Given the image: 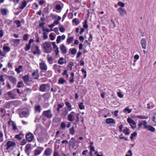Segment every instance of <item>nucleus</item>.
Returning <instances> with one entry per match:
<instances>
[{
    "label": "nucleus",
    "instance_id": "a18cd8bd",
    "mask_svg": "<svg viewBox=\"0 0 156 156\" xmlns=\"http://www.w3.org/2000/svg\"><path fill=\"white\" fill-rule=\"evenodd\" d=\"M40 108V106L39 105H38L35 107V110L37 112H41Z\"/></svg>",
    "mask_w": 156,
    "mask_h": 156
},
{
    "label": "nucleus",
    "instance_id": "72a5a7b5",
    "mask_svg": "<svg viewBox=\"0 0 156 156\" xmlns=\"http://www.w3.org/2000/svg\"><path fill=\"white\" fill-rule=\"evenodd\" d=\"M23 79L25 83L27 82L29 80V76L27 75L23 76Z\"/></svg>",
    "mask_w": 156,
    "mask_h": 156
},
{
    "label": "nucleus",
    "instance_id": "bb28decb",
    "mask_svg": "<svg viewBox=\"0 0 156 156\" xmlns=\"http://www.w3.org/2000/svg\"><path fill=\"white\" fill-rule=\"evenodd\" d=\"M27 3L25 1H23L20 4L19 8L22 9H23L26 6Z\"/></svg>",
    "mask_w": 156,
    "mask_h": 156
},
{
    "label": "nucleus",
    "instance_id": "c85d7f7f",
    "mask_svg": "<svg viewBox=\"0 0 156 156\" xmlns=\"http://www.w3.org/2000/svg\"><path fill=\"white\" fill-rule=\"evenodd\" d=\"M73 39L74 37H69L67 39V43H68V44H69L73 41Z\"/></svg>",
    "mask_w": 156,
    "mask_h": 156
},
{
    "label": "nucleus",
    "instance_id": "c03bdc74",
    "mask_svg": "<svg viewBox=\"0 0 156 156\" xmlns=\"http://www.w3.org/2000/svg\"><path fill=\"white\" fill-rule=\"evenodd\" d=\"M83 104V102H81L79 105L78 106L80 109L81 110L84 109L85 107Z\"/></svg>",
    "mask_w": 156,
    "mask_h": 156
},
{
    "label": "nucleus",
    "instance_id": "4c0bfd02",
    "mask_svg": "<svg viewBox=\"0 0 156 156\" xmlns=\"http://www.w3.org/2000/svg\"><path fill=\"white\" fill-rule=\"evenodd\" d=\"M69 51L71 52V54L72 55L76 54L77 52L75 48L70 49Z\"/></svg>",
    "mask_w": 156,
    "mask_h": 156
},
{
    "label": "nucleus",
    "instance_id": "052dcab7",
    "mask_svg": "<svg viewBox=\"0 0 156 156\" xmlns=\"http://www.w3.org/2000/svg\"><path fill=\"white\" fill-rule=\"evenodd\" d=\"M27 143V141L25 139H23L21 141L20 144L21 145H24Z\"/></svg>",
    "mask_w": 156,
    "mask_h": 156
},
{
    "label": "nucleus",
    "instance_id": "774afa93",
    "mask_svg": "<svg viewBox=\"0 0 156 156\" xmlns=\"http://www.w3.org/2000/svg\"><path fill=\"white\" fill-rule=\"evenodd\" d=\"M43 38L44 39H46L48 38V36L47 34L45 32H44L43 33Z\"/></svg>",
    "mask_w": 156,
    "mask_h": 156
},
{
    "label": "nucleus",
    "instance_id": "69168bd1",
    "mask_svg": "<svg viewBox=\"0 0 156 156\" xmlns=\"http://www.w3.org/2000/svg\"><path fill=\"white\" fill-rule=\"evenodd\" d=\"M117 95L118 97L120 98H122L123 97V95L121 93L119 92H117Z\"/></svg>",
    "mask_w": 156,
    "mask_h": 156
},
{
    "label": "nucleus",
    "instance_id": "c9c22d12",
    "mask_svg": "<svg viewBox=\"0 0 156 156\" xmlns=\"http://www.w3.org/2000/svg\"><path fill=\"white\" fill-rule=\"evenodd\" d=\"M73 65V63H70L67 66V69L69 71L71 70L72 69V67Z\"/></svg>",
    "mask_w": 156,
    "mask_h": 156
},
{
    "label": "nucleus",
    "instance_id": "473e14b6",
    "mask_svg": "<svg viewBox=\"0 0 156 156\" xmlns=\"http://www.w3.org/2000/svg\"><path fill=\"white\" fill-rule=\"evenodd\" d=\"M65 104L69 109V111L72 110V106L68 102H65Z\"/></svg>",
    "mask_w": 156,
    "mask_h": 156
},
{
    "label": "nucleus",
    "instance_id": "37998d69",
    "mask_svg": "<svg viewBox=\"0 0 156 156\" xmlns=\"http://www.w3.org/2000/svg\"><path fill=\"white\" fill-rule=\"evenodd\" d=\"M14 22L16 24L17 27H19L21 26V22L20 20H16Z\"/></svg>",
    "mask_w": 156,
    "mask_h": 156
},
{
    "label": "nucleus",
    "instance_id": "09e8293b",
    "mask_svg": "<svg viewBox=\"0 0 156 156\" xmlns=\"http://www.w3.org/2000/svg\"><path fill=\"white\" fill-rule=\"evenodd\" d=\"M137 118H139L141 119H146L148 118V117L144 115H139L137 116Z\"/></svg>",
    "mask_w": 156,
    "mask_h": 156
},
{
    "label": "nucleus",
    "instance_id": "9b49d317",
    "mask_svg": "<svg viewBox=\"0 0 156 156\" xmlns=\"http://www.w3.org/2000/svg\"><path fill=\"white\" fill-rule=\"evenodd\" d=\"M60 48L62 54H65L66 53L67 49L64 44H62L60 46Z\"/></svg>",
    "mask_w": 156,
    "mask_h": 156
},
{
    "label": "nucleus",
    "instance_id": "de8ad7c7",
    "mask_svg": "<svg viewBox=\"0 0 156 156\" xmlns=\"http://www.w3.org/2000/svg\"><path fill=\"white\" fill-rule=\"evenodd\" d=\"M4 140L3 134L2 133L0 132V142H2Z\"/></svg>",
    "mask_w": 156,
    "mask_h": 156
},
{
    "label": "nucleus",
    "instance_id": "aec40b11",
    "mask_svg": "<svg viewBox=\"0 0 156 156\" xmlns=\"http://www.w3.org/2000/svg\"><path fill=\"white\" fill-rule=\"evenodd\" d=\"M75 141V139L74 138L72 137L69 141V144L74 147L76 145Z\"/></svg>",
    "mask_w": 156,
    "mask_h": 156
},
{
    "label": "nucleus",
    "instance_id": "7ed1b4c3",
    "mask_svg": "<svg viewBox=\"0 0 156 156\" xmlns=\"http://www.w3.org/2000/svg\"><path fill=\"white\" fill-rule=\"evenodd\" d=\"M127 121L132 128H134L136 127V123L132 119L128 118L127 119Z\"/></svg>",
    "mask_w": 156,
    "mask_h": 156
},
{
    "label": "nucleus",
    "instance_id": "a211bd4d",
    "mask_svg": "<svg viewBox=\"0 0 156 156\" xmlns=\"http://www.w3.org/2000/svg\"><path fill=\"white\" fill-rule=\"evenodd\" d=\"M52 153V149L50 148H48L44 151V154L46 156H48L50 155Z\"/></svg>",
    "mask_w": 156,
    "mask_h": 156
},
{
    "label": "nucleus",
    "instance_id": "e433bc0d",
    "mask_svg": "<svg viewBox=\"0 0 156 156\" xmlns=\"http://www.w3.org/2000/svg\"><path fill=\"white\" fill-rule=\"evenodd\" d=\"M24 86L23 82L22 81L19 82L17 84V87L18 88H21L23 87Z\"/></svg>",
    "mask_w": 156,
    "mask_h": 156
},
{
    "label": "nucleus",
    "instance_id": "4468645a",
    "mask_svg": "<svg viewBox=\"0 0 156 156\" xmlns=\"http://www.w3.org/2000/svg\"><path fill=\"white\" fill-rule=\"evenodd\" d=\"M147 124V122L146 120H143L140 121H139L138 126L139 128H140L143 125L144 128H145Z\"/></svg>",
    "mask_w": 156,
    "mask_h": 156
},
{
    "label": "nucleus",
    "instance_id": "13d9d810",
    "mask_svg": "<svg viewBox=\"0 0 156 156\" xmlns=\"http://www.w3.org/2000/svg\"><path fill=\"white\" fill-rule=\"evenodd\" d=\"M49 37L50 40L52 41H53L55 39V37L52 34V33H51L50 34Z\"/></svg>",
    "mask_w": 156,
    "mask_h": 156
},
{
    "label": "nucleus",
    "instance_id": "338daca9",
    "mask_svg": "<svg viewBox=\"0 0 156 156\" xmlns=\"http://www.w3.org/2000/svg\"><path fill=\"white\" fill-rule=\"evenodd\" d=\"M55 9L58 10H61L62 8L60 5H56Z\"/></svg>",
    "mask_w": 156,
    "mask_h": 156
},
{
    "label": "nucleus",
    "instance_id": "f03ea898",
    "mask_svg": "<svg viewBox=\"0 0 156 156\" xmlns=\"http://www.w3.org/2000/svg\"><path fill=\"white\" fill-rule=\"evenodd\" d=\"M39 68L43 72L47 70L48 67L46 64L43 61H41L39 64Z\"/></svg>",
    "mask_w": 156,
    "mask_h": 156
},
{
    "label": "nucleus",
    "instance_id": "393cba45",
    "mask_svg": "<svg viewBox=\"0 0 156 156\" xmlns=\"http://www.w3.org/2000/svg\"><path fill=\"white\" fill-rule=\"evenodd\" d=\"M31 148V145L30 144H27L26 146L25 152L29 155V151Z\"/></svg>",
    "mask_w": 156,
    "mask_h": 156
},
{
    "label": "nucleus",
    "instance_id": "0e129e2a",
    "mask_svg": "<svg viewBox=\"0 0 156 156\" xmlns=\"http://www.w3.org/2000/svg\"><path fill=\"white\" fill-rule=\"evenodd\" d=\"M30 45H31L29 44H28L27 45H26V46L25 48V50L26 51H28V50H29L30 48Z\"/></svg>",
    "mask_w": 156,
    "mask_h": 156
},
{
    "label": "nucleus",
    "instance_id": "1a4fd4ad",
    "mask_svg": "<svg viewBox=\"0 0 156 156\" xmlns=\"http://www.w3.org/2000/svg\"><path fill=\"white\" fill-rule=\"evenodd\" d=\"M26 137L27 140L30 142L32 140L34 137V136L32 133H29L26 135Z\"/></svg>",
    "mask_w": 156,
    "mask_h": 156
},
{
    "label": "nucleus",
    "instance_id": "4be33fe9",
    "mask_svg": "<svg viewBox=\"0 0 156 156\" xmlns=\"http://www.w3.org/2000/svg\"><path fill=\"white\" fill-rule=\"evenodd\" d=\"M9 79L10 81L13 84L15 85L16 84L17 80L15 78L12 76H10L9 77Z\"/></svg>",
    "mask_w": 156,
    "mask_h": 156
},
{
    "label": "nucleus",
    "instance_id": "20e7f679",
    "mask_svg": "<svg viewBox=\"0 0 156 156\" xmlns=\"http://www.w3.org/2000/svg\"><path fill=\"white\" fill-rule=\"evenodd\" d=\"M117 11L119 12L121 16H123L127 14V12L125 9L122 8H118Z\"/></svg>",
    "mask_w": 156,
    "mask_h": 156
},
{
    "label": "nucleus",
    "instance_id": "a19ab883",
    "mask_svg": "<svg viewBox=\"0 0 156 156\" xmlns=\"http://www.w3.org/2000/svg\"><path fill=\"white\" fill-rule=\"evenodd\" d=\"M62 75L66 76V79L68 78L69 77V75L67 73V70H64L63 73H62Z\"/></svg>",
    "mask_w": 156,
    "mask_h": 156
},
{
    "label": "nucleus",
    "instance_id": "ea45409f",
    "mask_svg": "<svg viewBox=\"0 0 156 156\" xmlns=\"http://www.w3.org/2000/svg\"><path fill=\"white\" fill-rule=\"evenodd\" d=\"M12 129L14 130H16L17 129V127L16 125V123L14 122H13L12 121Z\"/></svg>",
    "mask_w": 156,
    "mask_h": 156
},
{
    "label": "nucleus",
    "instance_id": "f704fd0d",
    "mask_svg": "<svg viewBox=\"0 0 156 156\" xmlns=\"http://www.w3.org/2000/svg\"><path fill=\"white\" fill-rule=\"evenodd\" d=\"M129 129L127 128H126L123 130V132L126 135H128L129 134Z\"/></svg>",
    "mask_w": 156,
    "mask_h": 156
},
{
    "label": "nucleus",
    "instance_id": "2eb2a0df",
    "mask_svg": "<svg viewBox=\"0 0 156 156\" xmlns=\"http://www.w3.org/2000/svg\"><path fill=\"white\" fill-rule=\"evenodd\" d=\"M66 37L65 35H63L62 36H58L57 37L56 42L57 44H59L60 43L61 40H64L66 38Z\"/></svg>",
    "mask_w": 156,
    "mask_h": 156
},
{
    "label": "nucleus",
    "instance_id": "39448f33",
    "mask_svg": "<svg viewBox=\"0 0 156 156\" xmlns=\"http://www.w3.org/2000/svg\"><path fill=\"white\" fill-rule=\"evenodd\" d=\"M52 44L53 46V48L55 53V55L56 56H57L58 55L59 52L58 48L57 46L56 45L55 42H52Z\"/></svg>",
    "mask_w": 156,
    "mask_h": 156
},
{
    "label": "nucleus",
    "instance_id": "58836bf2",
    "mask_svg": "<svg viewBox=\"0 0 156 156\" xmlns=\"http://www.w3.org/2000/svg\"><path fill=\"white\" fill-rule=\"evenodd\" d=\"M132 109H130L127 108H126L123 110V112L124 113L127 112L128 113H129L132 111Z\"/></svg>",
    "mask_w": 156,
    "mask_h": 156
},
{
    "label": "nucleus",
    "instance_id": "680f3d73",
    "mask_svg": "<svg viewBox=\"0 0 156 156\" xmlns=\"http://www.w3.org/2000/svg\"><path fill=\"white\" fill-rule=\"evenodd\" d=\"M128 153L129 154H126L125 155V156H133V153L132 152V151L130 150H129L128 151Z\"/></svg>",
    "mask_w": 156,
    "mask_h": 156
},
{
    "label": "nucleus",
    "instance_id": "8fccbe9b",
    "mask_svg": "<svg viewBox=\"0 0 156 156\" xmlns=\"http://www.w3.org/2000/svg\"><path fill=\"white\" fill-rule=\"evenodd\" d=\"M69 132H70V133L72 135H74V134L75 131L74 130V127H73L70 129Z\"/></svg>",
    "mask_w": 156,
    "mask_h": 156
},
{
    "label": "nucleus",
    "instance_id": "6e6d98bb",
    "mask_svg": "<svg viewBox=\"0 0 156 156\" xmlns=\"http://www.w3.org/2000/svg\"><path fill=\"white\" fill-rule=\"evenodd\" d=\"M60 127L62 129H65L66 127V125L65 123L63 122H62L61 123Z\"/></svg>",
    "mask_w": 156,
    "mask_h": 156
},
{
    "label": "nucleus",
    "instance_id": "f3484780",
    "mask_svg": "<svg viewBox=\"0 0 156 156\" xmlns=\"http://www.w3.org/2000/svg\"><path fill=\"white\" fill-rule=\"evenodd\" d=\"M145 129H147L148 130L150 131L153 132H154L155 129L154 127L149 125H147V124L145 126Z\"/></svg>",
    "mask_w": 156,
    "mask_h": 156
},
{
    "label": "nucleus",
    "instance_id": "dca6fc26",
    "mask_svg": "<svg viewBox=\"0 0 156 156\" xmlns=\"http://www.w3.org/2000/svg\"><path fill=\"white\" fill-rule=\"evenodd\" d=\"M32 76L34 79H38L39 76L38 70L37 69L36 70L34 71L32 73Z\"/></svg>",
    "mask_w": 156,
    "mask_h": 156
},
{
    "label": "nucleus",
    "instance_id": "3c124183",
    "mask_svg": "<svg viewBox=\"0 0 156 156\" xmlns=\"http://www.w3.org/2000/svg\"><path fill=\"white\" fill-rule=\"evenodd\" d=\"M118 5L120 6L121 7L123 8L125 6V4L124 3L121 2H119L118 3Z\"/></svg>",
    "mask_w": 156,
    "mask_h": 156
},
{
    "label": "nucleus",
    "instance_id": "6ab92c4d",
    "mask_svg": "<svg viewBox=\"0 0 156 156\" xmlns=\"http://www.w3.org/2000/svg\"><path fill=\"white\" fill-rule=\"evenodd\" d=\"M7 94L9 97L12 99H14L15 98L16 95L13 93V90L10 91L7 93Z\"/></svg>",
    "mask_w": 156,
    "mask_h": 156
},
{
    "label": "nucleus",
    "instance_id": "c756f323",
    "mask_svg": "<svg viewBox=\"0 0 156 156\" xmlns=\"http://www.w3.org/2000/svg\"><path fill=\"white\" fill-rule=\"evenodd\" d=\"M23 66L21 65L19 66L18 68H16L15 69V71L17 73L19 74L21 72V70L22 69Z\"/></svg>",
    "mask_w": 156,
    "mask_h": 156
},
{
    "label": "nucleus",
    "instance_id": "e2e57ef3",
    "mask_svg": "<svg viewBox=\"0 0 156 156\" xmlns=\"http://www.w3.org/2000/svg\"><path fill=\"white\" fill-rule=\"evenodd\" d=\"M78 19L76 18H75L73 20V22L75 23L76 25H77L79 24V23L77 21Z\"/></svg>",
    "mask_w": 156,
    "mask_h": 156
},
{
    "label": "nucleus",
    "instance_id": "49530a36",
    "mask_svg": "<svg viewBox=\"0 0 156 156\" xmlns=\"http://www.w3.org/2000/svg\"><path fill=\"white\" fill-rule=\"evenodd\" d=\"M81 71L84 74V75L83 76L84 78H86L87 77V75L86 71L83 68H82V69Z\"/></svg>",
    "mask_w": 156,
    "mask_h": 156
},
{
    "label": "nucleus",
    "instance_id": "7c9ffc66",
    "mask_svg": "<svg viewBox=\"0 0 156 156\" xmlns=\"http://www.w3.org/2000/svg\"><path fill=\"white\" fill-rule=\"evenodd\" d=\"M36 50L33 51V53L34 54H39L40 53V51L39 49V47L37 46L35 47Z\"/></svg>",
    "mask_w": 156,
    "mask_h": 156
},
{
    "label": "nucleus",
    "instance_id": "5fc2aeb1",
    "mask_svg": "<svg viewBox=\"0 0 156 156\" xmlns=\"http://www.w3.org/2000/svg\"><path fill=\"white\" fill-rule=\"evenodd\" d=\"M137 135V133L136 132H134L133 133L131 134L130 138L132 139H133L134 137L135 136Z\"/></svg>",
    "mask_w": 156,
    "mask_h": 156
},
{
    "label": "nucleus",
    "instance_id": "f257e3e1",
    "mask_svg": "<svg viewBox=\"0 0 156 156\" xmlns=\"http://www.w3.org/2000/svg\"><path fill=\"white\" fill-rule=\"evenodd\" d=\"M41 46H42L44 50V52L46 53H50L52 50V48L51 43L50 42L47 41L43 43Z\"/></svg>",
    "mask_w": 156,
    "mask_h": 156
},
{
    "label": "nucleus",
    "instance_id": "79ce46f5",
    "mask_svg": "<svg viewBox=\"0 0 156 156\" xmlns=\"http://www.w3.org/2000/svg\"><path fill=\"white\" fill-rule=\"evenodd\" d=\"M20 39H14L13 40V41L16 45H18L20 44Z\"/></svg>",
    "mask_w": 156,
    "mask_h": 156
},
{
    "label": "nucleus",
    "instance_id": "0eeeda50",
    "mask_svg": "<svg viewBox=\"0 0 156 156\" xmlns=\"http://www.w3.org/2000/svg\"><path fill=\"white\" fill-rule=\"evenodd\" d=\"M61 67V66L58 65L57 64H55L53 66V69L55 70V73H61L60 68Z\"/></svg>",
    "mask_w": 156,
    "mask_h": 156
},
{
    "label": "nucleus",
    "instance_id": "423d86ee",
    "mask_svg": "<svg viewBox=\"0 0 156 156\" xmlns=\"http://www.w3.org/2000/svg\"><path fill=\"white\" fill-rule=\"evenodd\" d=\"M43 148L41 147H38L34 151V153L35 156L39 155L43 151Z\"/></svg>",
    "mask_w": 156,
    "mask_h": 156
},
{
    "label": "nucleus",
    "instance_id": "a878e982",
    "mask_svg": "<svg viewBox=\"0 0 156 156\" xmlns=\"http://www.w3.org/2000/svg\"><path fill=\"white\" fill-rule=\"evenodd\" d=\"M106 122L107 124L115 123V121L112 118H108L106 120Z\"/></svg>",
    "mask_w": 156,
    "mask_h": 156
},
{
    "label": "nucleus",
    "instance_id": "864d4df0",
    "mask_svg": "<svg viewBox=\"0 0 156 156\" xmlns=\"http://www.w3.org/2000/svg\"><path fill=\"white\" fill-rule=\"evenodd\" d=\"M28 34H24L23 37V41H27L28 38Z\"/></svg>",
    "mask_w": 156,
    "mask_h": 156
},
{
    "label": "nucleus",
    "instance_id": "5701e85b",
    "mask_svg": "<svg viewBox=\"0 0 156 156\" xmlns=\"http://www.w3.org/2000/svg\"><path fill=\"white\" fill-rule=\"evenodd\" d=\"M58 63L60 65H63L66 63V60L63 57L60 58L58 61Z\"/></svg>",
    "mask_w": 156,
    "mask_h": 156
},
{
    "label": "nucleus",
    "instance_id": "2f4dec72",
    "mask_svg": "<svg viewBox=\"0 0 156 156\" xmlns=\"http://www.w3.org/2000/svg\"><path fill=\"white\" fill-rule=\"evenodd\" d=\"M66 82L63 78H61L58 80V83L59 84H63L65 82Z\"/></svg>",
    "mask_w": 156,
    "mask_h": 156
},
{
    "label": "nucleus",
    "instance_id": "cd10ccee",
    "mask_svg": "<svg viewBox=\"0 0 156 156\" xmlns=\"http://www.w3.org/2000/svg\"><path fill=\"white\" fill-rule=\"evenodd\" d=\"M3 50L5 52L7 53L10 51V48L7 46H4L3 48Z\"/></svg>",
    "mask_w": 156,
    "mask_h": 156
},
{
    "label": "nucleus",
    "instance_id": "603ef678",
    "mask_svg": "<svg viewBox=\"0 0 156 156\" xmlns=\"http://www.w3.org/2000/svg\"><path fill=\"white\" fill-rule=\"evenodd\" d=\"M64 106V104L62 105L59 104L58 105V107L57 108L56 110L58 112H59L60 108H62Z\"/></svg>",
    "mask_w": 156,
    "mask_h": 156
},
{
    "label": "nucleus",
    "instance_id": "ddd939ff",
    "mask_svg": "<svg viewBox=\"0 0 156 156\" xmlns=\"http://www.w3.org/2000/svg\"><path fill=\"white\" fill-rule=\"evenodd\" d=\"M140 43L141 44L142 48L143 49H146L147 45V42L145 39L142 38L141 40Z\"/></svg>",
    "mask_w": 156,
    "mask_h": 156
},
{
    "label": "nucleus",
    "instance_id": "9d476101",
    "mask_svg": "<svg viewBox=\"0 0 156 156\" xmlns=\"http://www.w3.org/2000/svg\"><path fill=\"white\" fill-rule=\"evenodd\" d=\"M43 114L48 118H51L52 117V114L50 110L44 111Z\"/></svg>",
    "mask_w": 156,
    "mask_h": 156
},
{
    "label": "nucleus",
    "instance_id": "b1692460",
    "mask_svg": "<svg viewBox=\"0 0 156 156\" xmlns=\"http://www.w3.org/2000/svg\"><path fill=\"white\" fill-rule=\"evenodd\" d=\"M47 85L45 84H43L40 86V90L41 91L44 92L46 89V87Z\"/></svg>",
    "mask_w": 156,
    "mask_h": 156
},
{
    "label": "nucleus",
    "instance_id": "f8f14e48",
    "mask_svg": "<svg viewBox=\"0 0 156 156\" xmlns=\"http://www.w3.org/2000/svg\"><path fill=\"white\" fill-rule=\"evenodd\" d=\"M15 145L16 144L14 142L11 141H9L6 144V149H8L11 147L15 146Z\"/></svg>",
    "mask_w": 156,
    "mask_h": 156
},
{
    "label": "nucleus",
    "instance_id": "412c9836",
    "mask_svg": "<svg viewBox=\"0 0 156 156\" xmlns=\"http://www.w3.org/2000/svg\"><path fill=\"white\" fill-rule=\"evenodd\" d=\"M9 11L6 9H1L0 12L1 13L3 16H6L7 15Z\"/></svg>",
    "mask_w": 156,
    "mask_h": 156
},
{
    "label": "nucleus",
    "instance_id": "4d7b16f0",
    "mask_svg": "<svg viewBox=\"0 0 156 156\" xmlns=\"http://www.w3.org/2000/svg\"><path fill=\"white\" fill-rule=\"evenodd\" d=\"M59 30L60 32L62 33H63L65 31V29L63 27V26H61L60 27H59Z\"/></svg>",
    "mask_w": 156,
    "mask_h": 156
},
{
    "label": "nucleus",
    "instance_id": "bf43d9fd",
    "mask_svg": "<svg viewBox=\"0 0 156 156\" xmlns=\"http://www.w3.org/2000/svg\"><path fill=\"white\" fill-rule=\"evenodd\" d=\"M83 27L85 29H87L88 28V25L87 24V20H85L83 24Z\"/></svg>",
    "mask_w": 156,
    "mask_h": 156
},
{
    "label": "nucleus",
    "instance_id": "6e6552de",
    "mask_svg": "<svg viewBox=\"0 0 156 156\" xmlns=\"http://www.w3.org/2000/svg\"><path fill=\"white\" fill-rule=\"evenodd\" d=\"M75 113L72 112L68 116V119L69 121L71 122L75 120Z\"/></svg>",
    "mask_w": 156,
    "mask_h": 156
}]
</instances>
